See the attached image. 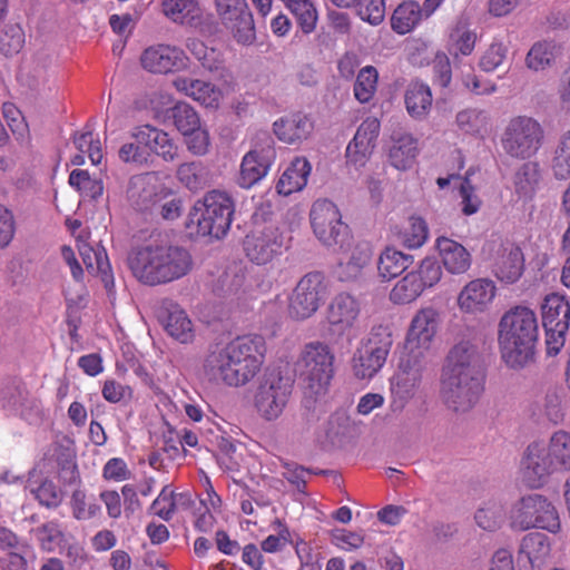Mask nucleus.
Here are the masks:
<instances>
[{
	"label": "nucleus",
	"instance_id": "58836bf2",
	"mask_svg": "<svg viewBox=\"0 0 570 570\" xmlns=\"http://www.w3.org/2000/svg\"><path fill=\"white\" fill-rule=\"evenodd\" d=\"M176 176L189 190H198L206 185L208 170L202 161L183 163L178 166Z\"/></svg>",
	"mask_w": 570,
	"mask_h": 570
},
{
	"label": "nucleus",
	"instance_id": "09e8293b",
	"mask_svg": "<svg viewBox=\"0 0 570 570\" xmlns=\"http://www.w3.org/2000/svg\"><path fill=\"white\" fill-rule=\"evenodd\" d=\"M556 46L552 42H535L529 50L525 63L529 69L534 71L543 70L549 67L556 57Z\"/></svg>",
	"mask_w": 570,
	"mask_h": 570
},
{
	"label": "nucleus",
	"instance_id": "680f3d73",
	"mask_svg": "<svg viewBox=\"0 0 570 570\" xmlns=\"http://www.w3.org/2000/svg\"><path fill=\"white\" fill-rule=\"evenodd\" d=\"M118 156L120 160L127 164H134L136 166L147 165L149 161V149L137 141V139H132L129 142H125L119 151Z\"/></svg>",
	"mask_w": 570,
	"mask_h": 570
},
{
	"label": "nucleus",
	"instance_id": "bf43d9fd",
	"mask_svg": "<svg viewBox=\"0 0 570 570\" xmlns=\"http://www.w3.org/2000/svg\"><path fill=\"white\" fill-rule=\"evenodd\" d=\"M456 124L466 134H479L485 129L488 116L483 110L465 109L456 115Z\"/></svg>",
	"mask_w": 570,
	"mask_h": 570
},
{
	"label": "nucleus",
	"instance_id": "5fc2aeb1",
	"mask_svg": "<svg viewBox=\"0 0 570 570\" xmlns=\"http://www.w3.org/2000/svg\"><path fill=\"white\" fill-rule=\"evenodd\" d=\"M80 254L88 269H94V259L96 261L97 272L101 276L105 288L110 291L114 287V277L110 273V265L107 256L104 258L101 252H94L90 247L85 248Z\"/></svg>",
	"mask_w": 570,
	"mask_h": 570
},
{
	"label": "nucleus",
	"instance_id": "49530a36",
	"mask_svg": "<svg viewBox=\"0 0 570 570\" xmlns=\"http://www.w3.org/2000/svg\"><path fill=\"white\" fill-rule=\"evenodd\" d=\"M379 73L377 70L373 66H366L362 68L354 83V96L361 102H368L377 87Z\"/></svg>",
	"mask_w": 570,
	"mask_h": 570
},
{
	"label": "nucleus",
	"instance_id": "3c124183",
	"mask_svg": "<svg viewBox=\"0 0 570 570\" xmlns=\"http://www.w3.org/2000/svg\"><path fill=\"white\" fill-rule=\"evenodd\" d=\"M509 48L501 41H493L480 58L479 66L485 72H492L508 63Z\"/></svg>",
	"mask_w": 570,
	"mask_h": 570
},
{
	"label": "nucleus",
	"instance_id": "72a5a7b5",
	"mask_svg": "<svg viewBox=\"0 0 570 570\" xmlns=\"http://www.w3.org/2000/svg\"><path fill=\"white\" fill-rule=\"evenodd\" d=\"M541 181V169L538 161L523 163L513 175V186L520 198L531 199Z\"/></svg>",
	"mask_w": 570,
	"mask_h": 570
},
{
	"label": "nucleus",
	"instance_id": "6ab92c4d",
	"mask_svg": "<svg viewBox=\"0 0 570 570\" xmlns=\"http://www.w3.org/2000/svg\"><path fill=\"white\" fill-rule=\"evenodd\" d=\"M360 314L357 301L347 293L336 295L327 308L328 332L332 335L341 336L350 331Z\"/></svg>",
	"mask_w": 570,
	"mask_h": 570
},
{
	"label": "nucleus",
	"instance_id": "338daca9",
	"mask_svg": "<svg viewBox=\"0 0 570 570\" xmlns=\"http://www.w3.org/2000/svg\"><path fill=\"white\" fill-rule=\"evenodd\" d=\"M72 514L77 520L95 518L100 512V505L96 502H86V493L82 490H75L71 495Z\"/></svg>",
	"mask_w": 570,
	"mask_h": 570
},
{
	"label": "nucleus",
	"instance_id": "4c0bfd02",
	"mask_svg": "<svg viewBox=\"0 0 570 570\" xmlns=\"http://www.w3.org/2000/svg\"><path fill=\"white\" fill-rule=\"evenodd\" d=\"M550 166L556 179L566 180L570 178V129L560 136Z\"/></svg>",
	"mask_w": 570,
	"mask_h": 570
},
{
	"label": "nucleus",
	"instance_id": "79ce46f5",
	"mask_svg": "<svg viewBox=\"0 0 570 570\" xmlns=\"http://www.w3.org/2000/svg\"><path fill=\"white\" fill-rule=\"evenodd\" d=\"M554 464L560 471L570 470V433L563 430L554 432L547 445Z\"/></svg>",
	"mask_w": 570,
	"mask_h": 570
},
{
	"label": "nucleus",
	"instance_id": "052dcab7",
	"mask_svg": "<svg viewBox=\"0 0 570 570\" xmlns=\"http://www.w3.org/2000/svg\"><path fill=\"white\" fill-rule=\"evenodd\" d=\"M24 45V32L19 24H9L0 33V50L6 56L18 53Z\"/></svg>",
	"mask_w": 570,
	"mask_h": 570
},
{
	"label": "nucleus",
	"instance_id": "423d86ee",
	"mask_svg": "<svg viewBox=\"0 0 570 570\" xmlns=\"http://www.w3.org/2000/svg\"><path fill=\"white\" fill-rule=\"evenodd\" d=\"M309 219L314 235L324 246L333 250L350 248L353 240L350 227L333 202L317 199L311 208Z\"/></svg>",
	"mask_w": 570,
	"mask_h": 570
},
{
	"label": "nucleus",
	"instance_id": "9b49d317",
	"mask_svg": "<svg viewBox=\"0 0 570 570\" xmlns=\"http://www.w3.org/2000/svg\"><path fill=\"white\" fill-rule=\"evenodd\" d=\"M276 159L273 137L262 131L256 134L252 149L242 159L237 184L248 189L261 181Z\"/></svg>",
	"mask_w": 570,
	"mask_h": 570
},
{
	"label": "nucleus",
	"instance_id": "de8ad7c7",
	"mask_svg": "<svg viewBox=\"0 0 570 570\" xmlns=\"http://www.w3.org/2000/svg\"><path fill=\"white\" fill-rule=\"evenodd\" d=\"M170 117L173 118L175 127L181 135H187L200 126L198 114L186 102H177L170 109Z\"/></svg>",
	"mask_w": 570,
	"mask_h": 570
},
{
	"label": "nucleus",
	"instance_id": "1a4fd4ad",
	"mask_svg": "<svg viewBox=\"0 0 570 570\" xmlns=\"http://www.w3.org/2000/svg\"><path fill=\"white\" fill-rule=\"evenodd\" d=\"M543 129L533 118L519 116L510 120L504 129L502 148L512 158L529 159L540 149Z\"/></svg>",
	"mask_w": 570,
	"mask_h": 570
},
{
	"label": "nucleus",
	"instance_id": "a19ab883",
	"mask_svg": "<svg viewBox=\"0 0 570 570\" xmlns=\"http://www.w3.org/2000/svg\"><path fill=\"white\" fill-rule=\"evenodd\" d=\"M521 553L527 556L533 567L539 566L550 553L548 537L539 532L527 534L522 539Z\"/></svg>",
	"mask_w": 570,
	"mask_h": 570
},
{
	"label": "nucleus",
	"instance_id": "2eb2a0df",
	"mask_svg": "<svg viewBox=\"0 0 570 570\" xmlns=\"http://www.w3.org/2000/svg\"><path fill=\"white\" fill-rule=\"evenodd\" d=\"M560 471L554 464L547 446L533 442L529 444L521 460V472L524 483L532 489L542 487L549 476Z\"/></svg>",
	"mask_w": 570,
	"mask_h": 570
},
{
	"label": "nucleus",
	"instance_id": "aec40b11",
	"mask_svg": "<svg viewBox=\"0 0 570 570\" xmlns=\"http://www.w3.org/2000/svg\"><path fill=\"white\" fill-rule=\"evenodd\" d=\"M130 138L137 139L145 145L151 154L157 155L165 161H175L178 158V146L168 132L151 125H140L132 128Z\"/></svg>",
	"mask_w": 570,
	"mask_h": 570
},
{
	"label": "nucleus",
	"instance_id": "0eeeda50",
	"mask_svg": "<svg viewBox=\"0 0 570 570\" xmlns=\"http://www.w3.org/2000/svg\"><path fill=\"white\" fill-rule=\"evenodd\" d=\"M334 353L323 342H311L304 345L297 366L304 383H308L309 391L326 393L334 375Z\"/></svg>",
	"mask_w": 570,
	"mask_h": 570
},
{
	"label": "nucleus",
	"instance_id": "473e14b6",
	"mask_svg": "<svg viewBox=\"0 0 570 570\" xmlns=\"http://www.w3.org/2000/svg\"><path fill=\"white\" fill-rule=\"evenodd\" d=\"M164 326L166 332L176 341L187 344L194 340L193 324L186 312L178 305L171 304L166 309Z\"/></svg>",
	"mask_w": 570,
	"mask_h": 570
},
{
	"label": "nucleus",
	"instance_id": "7c9ffc66",
	"mask_svg": "<svg viewBox=\"0 0 570 570\" xmlns=\"http://www.w3.org/2000/svg\"><path fill=\"white\" fill-rule=\"evenodd\" d=\"M404 102L411 117L415 119L424 118L432 107L430 87L420 80L411 81L405 90Z\"/></svg>",
	"mask_w": 570,
	"mask_h": 570
},
{
	"label": "nucleus",
	"instance_id": "393cba45",
	"mask_svg": "<svg viewBox=\"0 0 570 570\" xmlns=\"http://www.w3.org/2000/svg\"><path fill=\"white\" fill-rule=\"evenodd\" d=\"M274 132L286 144H299L306 140L314 129L313 120L305 114L296 112L275 121Z\"/></svg>",
	"mask_w": 570,
	"mask_h": 570
},
{
	"label": "nucleus",
	"instance_id": "ddd939ff",
	"mask_svg": "<svg viewBox=\"0 0 570 570\" xmlns=\"http://www.w3.org/2000/svg\"><path fill=\"white\" fill-rule=\"evenodd\" d=\"M325 288L322 273L314 272L303 276L289 297V316L295 320L311 317L318 309L325 295Z\"/></svg>",
	"mask_w": 570,
	"mask_h": 570
},
{
	"label": "nucleus",
	"instance_id": "c03bdc74",
	"mask_svg": "<svg viewBox=\"0 0 570 570\" xmlns=\"http://www.w3.org/2000/svg\"><path fill=\"white\" fill-rule=\"evenodd\" d=\"M30 493L47 509H57L63 501L65 493L50 479H42L37 485L30 484Z\"/></svg>",
	"mask_w": 570,
	"mask_h": 570
},
{
	"label": "nucleus",
	"instance_id": "39448f33",
	"mask_svg": "<svg viewBox=\"0 0 570 570\" xmlns=\"http://www.w3.org/2000/svg\"><path fill=\"white\" fill-rule=\"evenodd\" d=\"M235 204L229 194L222 190H210L202 200H197L189 213L191 224H196L197 233L217 239L227 234L230 228Z\"/></svg>",
	"mask_w": 570,
	"mask_h": 570
},
{
	"label": "nucleus",
	"instance_id": "20e7f679",
	"mask_svg": "<svg viewBox=\"0 0 570 570\" xmlns=\"http://www.w3.org/2000/svg\"><path fill=\"white\" fill-rule=\"evenodd\" d=\"M538 334V321L532 309L517 306L502 316L499 345L502 360L509 367L521 368L533 358Z\"/></svg>",
	"mask_w": 570,
	"mask_h": 570
},
{
	"label": "nucleus",
	"instance_id": "4468645a",
	"mask_svg": "<svg viewBox=\"0 0 570 570\" xmlns=\"http://www.w3.org/2000/svg\"><path fill=\"white\" fill-rule=\"evenodd\" d=\"M223 24L230 30L234 38L243 45L255 40L253 14L246 0H215Z\"/></svg>",
	"mask_w": 570,
	"mask_h": 570
},
{
	"label": "nucleus",
	"instance_id": "603ef678",
	"mask_svg": "<svg viewBox=\"0 0 570 570\" xmlns=\"http://www.w3.org/2000/svg\"><path fill=\"white\" fill-rule=\"evenodd\" d=\"M476 35L465 27H456L450 33L449 52L454 58L459 55L469 56L475 47Z\"/></svg>",
	"mask_w": 570,
	"mask_h": 570
},
{
	"label": "nucleus",
	"instance_id": "ea45409f",
	"mask_svg": "<svg viewBox=\"0 0 570 570\" xmlns=\"http://www.w3.org/2000/svg\"><path fill=\"white\" fill-rule=\"evenodd\" d=\"M423 291L417 276L410 272L394 285L390 293V299L395 304H409L415 301Z\"/></svg>",
	"mask_w": 570,
	"mask_h": 570
},
{
	"label": "nucleus",
	"instance_id": "8fccbe9b",
	"mask_svg": "<svg viewBox=\"0 0 570 570\" xmlns=\"http://www.w3.org/2000/svg\"><path fill=\"white\" fill-rule=\"evenodd\" d=\"M288 9L304 33L308 35L315 30L318 13L311 0H301L294 4H289Z\"/></svg>",
	"mask_w": 570,
	"mask_h": 570
},
{
	"label": "nucleus",
	"instance_id": "4d7b16f0",
	"mask_svg": "<svg viewBox=\"0 0 570 570\" xmlns=\"http://www.w3.org/2000/svg\"><path fill=\"white\" fill-rule=\"evenodd\" d=\"M35 534L42 550L52 552L63 541V532L58 522L49 521L35 529Z\"/></svg>",
	"mask_w": 570,
	"mask_h": 570
},
{
	"label": "nucleus",
	"instance_id": "f704fd0d",
	"mask_svg": "<svg viewBox=\"0 0 570 570\" xmlns=\"http://www.w3.org/2000/svg\"><path fill=\"white\" fill-rule=\"evenodd\" d=\"M413 263V257L393 247H386L377 261V272L382 281H391L401 275Z\"/></svg>",
	"mask_w": 570,
	"mask_h": 570
},
{
	"label": "nucleus",
	"instance_id": "13d9d810",
	"mask_svg": "<svg viewBox=\"0 0 570 570\" xmlns=\"http://www.w3.org/2000/svg\"><path fill=\"white\" fill-rule=\"evenodd\" d=\"M428 350L423 347L405 348L406 353L400 360L399 371L409 372V374H415L422 379Z\"/></svg>",
	"mask_w": 570,
	"mask_h": 570
},
{
	"label": "nucleus",
	"instance_id": "e433bc0d",
	"mask_svg": "<svg viewBox=\"0 0 570 570\" xmlns=\"http://www.w3.org/2000/svg\"><path fill=\"white\" fill-rule=\"evenodd\" d=\"M422 8L416 1L410 0L401 3L393 12L391 26L400 35L410 32L421 20Z\"/></svg>",
	"mask_w": 570,
	"mask_h": 570
},
{
	"label": "nucleus",
	"instance_id": "37998d69",
	"mask_svg": "<svg viewBox=\"0 0 570 570\" xmlns=\"http://www.w3.org/2000/svg\"><path fill=\"white\" fill-rule=\"evenodd\" d=\"M163 11L173 21L191 23L199 14L195 0H163Z\"/></svg>",
	"mask_w": 570,
	"mask_h": 570
},
{
	"label": "nucleus",
	"instance_id": "774afa93",
	"mask_svg": "<svg viewBox=\"0 0 570 570\" xmlns=\"http://www.w3.org/2000/svg\"><path fill=\"white\" fill-rule=\"evenodd\" d=\"M543 411L550 422L558 424L562 421L564 413L561 405V395L556 389L549 390L546 393Z\"/></svg>",
	"mask_w": 570,
	"mask_h": 570
},
{
	"label": "nucleus",
	"instance_id": "7ed1b4c3",
	"mask_svg": "<svg viewBox=\"0 0 570 570\" xmlns=\"http://www.w3.org/2000/svg\"><path fill=\"white\" fill-rule=\"evenodd\" d=\"M127 261L132 275L149 286L179 279L193 267V258L187 248L164 243L135 247Z\"/></svg>",
	"mask_w": 570,
	"mask_h": 570
},
{
	"label": "nucleus",
	"instance_id": "f3484780",
	"mask_svg": "<svg viewBox=\"0 0 570 570\" xmlns=\"http://www.w3.org/2000/svg\"><path fill=\"white\" fill-rule=\"evenodd\" d=\"M524 271L525 257L521 247L509 240L501 243L492 264V273L497 279L512 285L522 277Z\"/></svg>",
	"mask_w": 570,
	"mask_h": 570
},
{
	"label": "nucleus",
	"instance_id": "b1692460",
	"mask_svg": "<svg viewBox=\"0 0 570 570\" xmlns=\"http://www.w3.org/2000/svg\"><path fill=\"white\" fill-rule=\"evenodd\" d=\"M438 328V313L433 308L417 312L411 322L404 348H429Z\"/></svg>",
	"mask_w": 570,
	"mask_h": 570
},
{
	"label": "nucleus",
	"instance_id": "cd10ccee",
	"mask_svg": "<svg viewBox=\"0 0 570 570\" xmlns=\"http://www.w3.org/2000/svg\"><path fill=\"white\" fill-rule=\"evenodd\" d=\"M127 199L136 210L145 212L151 209L157 202L156 186L150 181L148 175H135L129 179L126 190Z\"/></svg>",
	"mask_w": 570,
	"mask_h": 570
},
{
	"label": "nucleus",
	"instance_id": "6e6552de",
	"mask_svg": "<svg viewBox=\"0 0 570 570\" xmlns=\"http://www.w3.org/2000/svg\"><path fill=\"white\" fill-rule=\"evenodd\" d=\"M511 525L524 531L539 528L556 533L560 519L554 505L541 494H529L519 499L510 512Z\"/></svg>",
	"mask_w": 570,
	"mask_h": 570
},
{
	"label": "nucleus",
	"instance_id": "e2e57ef3",
	"mask_svg": "<svg viewBox=\"0 0 570 570\" xmlns=\"http://www.w3.org/2000/svg\"><path fill=\"white\" fill-rule=\"evenodd\" d=\"M355 7L360 18L373 26L380 24L384 20V0H357Z\"/></svg>",
	"mask_w": 570,
	"mask_h": 570
},
{
	"label": "nucleus",
	"instance_id": "f8f14e48",
	"mask_svg": "<svg viewBox=\"0 0 570 570\" xmlns=\"http://www.w3.org/2000/svg\"><path fill=\"white\" fill-rule=\"evenodd\" d=\"M393 344L386 327L373 328L367 343L357 350L353 358V371L358 379H371L384 365Z\"/></svg>",
	"mask_w": 570,
	"mask_h": 570
},
{
	"label": "nucleus",
	"instance_id": "6e6d98bb",
	"mask_svg": "<svg viewBox=\"0 0 570 570\" xmlns=\"http://www.w3.org/2000/svg\"><path fill=\"white\" fill-rule=\"evenodd\" d=\"M505 518V511L501 504L490 503L475 512L476 524L488 531H495L500 528Z\"/></svg>",
	"mask_w": 570,
	"mask_h": 570
},
{
	"label": "nucleus",
	"instance_id": "5701e85b",
	"mask_svg": "<svg viewBox=\"0 0 570 570\" xmlns=\"http://www.w3.org/2000/svg\"><path fill=\"white\" fill-rule=\"evenodd\" d=\"M495 296V286L488 278H478L468 283L458 297L459 307L468 313L482 311Z\"/></svg>",
	"mask_w": 570,
	"mask_h": 570
},
{
	"label": "nucleus",
	"instance_id": "c9c22d12",
	"mask_svg": "<svg viewBox=\"0 0 570 570\" xmlns=\"http://www.w3.org/2000/svg\"><path fill=\"white\" fill-rule=\"evenodd\" d=\"M417 155V142L411 135H401L393 140L390 149V161L397 169H407Z\"/></svg>",
	"mask_w": 570,
	"mask_h": 570
},
{
	"label": "nucleus",
	"instance_id": "412c9836",
	"mask_svg": "<svg viewBox=\"0 0 570 570\" xmlns=\"http://www.w3.org/2000/svg\"><path fill=\"white\" fill-rule=\"evenodd\" d=\"M380 132V121L376 118H366L357 128L353 140L347 145V163L356 167L364 166L372 154Z\"/></svg>",
	"mask_w": 570,
	"mask_h": 570
},
{
	"label": "nucleus",
	"instance_id": "c756f323",
	"mask_svg": "<svg viewBox=\"0 0 570 570\" xmlns=\"http://www.w3.org/2000/svg\"><path fill=\"white\" fill-rule=\"evenodd\" d=\"M543 327L559 326L561 331L569 328L570 304L564 296L552 293L546 296L541 306Z\"/></svg>",
	"mask_w": 570,
	"mask_h": 570
},
{
	"label": "nucleus",
	"instance_id": "a211bd4d",
	"mask_svg": "<svg viewBox=\"0 0 570 570\" xmlns=\"http://www.w3.org/2000/svg\"><path fill=\"white\" fill-rule=\"evenodd\" d=\"M140 62L144 69L153 73H168L184 69L187 66L185 52L168 45H158L147 48Z\"/></svg>",
	"mask_w": 570,
	"mask_h": 570
},
{
	"label": "nucleus",
	"instance_id": "bb28decb",
	"mask_svg": "<svg viewBox=\"0 0 570 570\" xmlns=\"http://www.w3.org/2000/svg\"><path fill=\"white\" fill-rule=\"evenodd\" d=\"M175 88L208 108H217L222 92L212 82L178 77L174 80Z\"/></svg>",
	"mask_w": 570,
	"mask_h": 570
},
{
	"label": "nucleus",
	"instance_id": "a878e982",
	"mask_svg": "<svg viewBox=\"0 0 570 570\" xmlns=\"http://www.w3.org/2000/svg\"><path fill=\"white\" fill-rule=\"evenodd\" d=\"M436 247L442 258L443 266L451 274H464L472 263L471 254L460 243L441 236L436 239Z\"/></svg>",
	"mask_w": 570,
	"mask_h": 570
},
{
	"label": "nucleus",
	"instance_id": "4be33fe9",
	"mask_svg": "<svg viewBox=\"0 0 570 570\" xmlns=\"http://www.w3.org/2000/svg\"><path fill=\"white\" fill-rule=\"evenodd\" d=\"M340 252L346 254L345 258L340 259L335 269L336 276L341 282H354L358 279L373 256L372 247L366 242H361L355 245L351 243L350 248Z\"/></svg>",
	"mask_w": 570,
	"mask_h": 570
},
{
	"label": "nucleus",
	"instance_id": "a18cd8bd",
	"mask_svg": "<svg viewBox=\"0 0 570 570\" xmlns=\"http://www.w3.org/2000/svg\"><path fill=\"white\" fill-rule=\"evenodd\" d=\"M69 184L85 198L98 199L104 193L100 179L91 178L87 170L75 169L69 175Z\"/></svg>",
	"mask_w": 570,
	"mask_h": 570
},
{
	"label": "nucleus",
	"instance_id": "c85d7f7f",
	"mask_svg": "<svg viewBox=\"0 0 570 570\" xmlns=\"http://www.w3.org/2000/svg\"><path fill=\"white\" fill-rule=\"evenodd\" d=\"M311 174V165L306 158L296 157L279 177L276 189L277 193L288 196L295 191L302 190Z\"/></svg>",
	"mask_w": 570,
	"mask_h": 570
},
{
	"label": "nucleus",
	"instance_id": "f03ea898",
	"mask_svg": "<svg viewBox=\"0 0 570 570\" xmlns=\"http://www.w3.org/2000/svg\"><path fill=\"white\" fill-rule=\"evenodd\" d=\"M265 354L262 336L237 337L225 347L209 353L204 371L209 381L229 386L246 384L259 371Z\"/></svg>",
	"mask_w": 570,
	"mask_h": 570
},
{
	"label": "nucleus",
	"instance_id": "f257e3e1",
	"mask_svg": "<svg viewBox=\"0 0 570 570\" xmlns=\"http://www.w3.org/2000/svg\"><path fill=\"white\" fill-rule=\"evenodd\" d=\"M485 376L476 345L460 341L452 346L441 373V396L448 409L456 413L472 410L484 392Z\"/></svg>",
	"mask_w": 570,
	"mask_h": 570
},
{
	"label": "nucleus",
	"instance_id": "0e129e2a",
	"mask_svg": "<svg viewBox=\"0 0 570 570\" xmlns=\"http://www.w3.org/2000/svg\"><path fill=\"white\" fill-rule=\"evenodd\" d=\"M166 492L167 487H165L158 498L154 500L151 508L156 510L158 517L165 521H169L175 512L177 500H188V495L183 493L175 494L174 492L167 494Z\"/></svg>",
	"mask_w": 570,
	"mask_h": 570
},
{
	"label": "nucleus",
	"instance_id": "2f4dec72",
	"mask_svg": "<svg viewBox=\"0 0 570 570\" xmlns=\"http://www.w3.org/2000/svg\"><path fill=\"white\" fill-rule=\"evenodd\" d=\"M421 377L415 374H409V372L397 371V373L391 380V393L393 400L391 402V409L393 412L402 411L411 400L416 389L421 383Z\"/></svg>",
	"mask_w": 570,
	"mask_h": 570
},
{
	"label": "nucleus",
	"instance_id": "dca6fc26",
	"mask_svg": "<svg viewBox=\"0 0 570 570\" xmlns=\"http://www.w3.org/2000/svg\"><path fill=\"white\" fill-rule=\"evenodd\" d=\"M283 238L273 225L256 227L244 239L246 256L258 265L271 262L281 253Z\"/></svg>",
	"mask_w": 570,
	"mask_h": 570
},
{
	"label": "nucleus",
	"instance_id": "9d476101",
	"mask_svg": "<svg viewBox=\"0 0 570 570\" xmlns=\"http://www.w3.org/2000/svg\"><path fill=\"white\" fill-rule=\"evenodd\" d=\"M293 380L282 375L277 368H267L259 382L255 405L268 421L277 419L284 411L293 390Z\"/></svg>",
	"mask_w": 570,
	"mask_h": 570
},
{
	"label": "nucleus",
	"instance_id": "864d4df0",
	"mask_svg": "<svg viewBox=\"0 0 570 570\" xmlns=\"http://www.w3.org/2000/svg\"><path fill=\"white\" fill-rule=\"evenodd\" d=\"M187 48L205 69L209 71H217L220 69V53L216 49L207 47L198 39H189Z\"/></svg>",
	"mask_w": 570,
	"mask_h": 570
},
{
	"label": "nucleus",
	"instance_id": "69168bd1",
	"mask_svg": "<svg viewBox=\"0 0 570 570\" xmlns=\"http://www.w3.org/2000/svg\"><path fill=\"white\" fill-rule=\"evenodd\" d=\"M420 279L421 285L426 287L434 286L442 276V268L438 261L434 258H424L419 268L412 272Z\"/></svg>",
	"mask_w": 570,
	"mask_h": 570
}]
</instances>
